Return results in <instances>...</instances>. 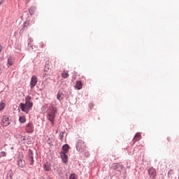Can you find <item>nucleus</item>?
<instances>
[{"label": "nucleus", "mask_w": 179, "mask_h": 179, "mask_svg": "<svg viewBox=\"0 0 179 179\" xmlns=\"http://www.w3.org/2000/svg\"><path fill=\"white\" fill-rule=\"evenodd\" d=\"M5 103L3 102H1L0 103V111H2V110H3V108H5Z\"/></svg>", "instance_id": "nucleus-22"}, {"label": "nucleus", "mask_w": 179, "mask_h": 179, "mask_svg": "<svg viewBox=\"0 0 179 179\" xmlns=\"http://www.w3.org/2000/svg\"><path fill=\"white\" fill-rule=\"evenodd\" d=\"M30 2V0H26V3H29Z\"/></svg>", "instance_id": "nucleus-26"}, {"label": "nucleus", "mask_w": 179, "mask_h": 179, "mask_svg": "<svg viewBox=\"0 0 179 179\" xmlns=\"http://www.w3.org/2000/svg\"><path fill=\"white\" fill-rule=\"evenodd\" d=\"M28 160H29V164L31 166H33V164H34V157H33V151L31 150H29Z\"/></svg>", "instance_id": "nucleus-4"}, {"label": "nucleus", "mask_w": 179, "mask_h": 179, "mask_svg": "<svg viewBox=\"0 0 179 179\" xmlns=\"http://www.w3.org/2000/svg\"><path fill=\"white\" fill-rule=\"evenodd\" d=\"M18 166H20V167H24V161H23V160H22V159H20L19 161H18Z\"/></svg>", "instance_id": "nucleus-19"}, {"label": "nucleus", "mask_w": 179, "mask_h": 179, "mask_svg": "<svg viewBox=\"0 0 179 179\" xmlns=\"http://www.w3.org/2000/svg\"><path fill=\"white\" fill-rule=\"evenodd\" d=\"M62 78L64 79H66V78H69V73L66 71H64L62 73Z\"/></svg>", "instance_id": "nucleus-16"}, {"label": "nucleus", "mask_w": 179, "mask_h": 179, "mask_svg": "<svg viewBox=\"0 0 179 179\" xmlns=\"http://www.w3.org/2000/svg\"><path fill=\"white\" fill-rule=\"evenodd\" d=\"M8 64L10 66H12L13 65V58L12 57H8Z\"/></svg>", "instance_id": "nucleus-18"}, {"label": "nucleus", "mask_w": 179, "mask_h": 179, "mask_svg": "<svg viewBox=\"0 0 179 179\" xmlns=\"http://www.w3.org/2000/svg\"><path fill=\"white\" fill-rule=\"evenodd\" d=\"M34 24V21H27L24 22L23 29H27V27H29V26H30L31 24Z\"/></svg>", "instance_id": "nucleus-15"}, {"label": "nucleus", "mask_w": 179, "mask_h": 179, "mask_svg": "<svg viewBox=\"0 0 179 179\" xmlns=\"http://www.w3.org/2000/svg\"><path fill=\"white\" fill-rule=\"evenodd\" d=\"M0 157H1V155H0Z\"/></svg>", "instance_id": "nucleus-30"}, {"label": "nucleus", "mask_w": 179, "mask_h": 179, "mask_svg": "<svg viewBox=\"0 0 179 179\" xmlns=\"http://www.w3.org/2000/svg\"><path fill=\"white\" fill-rule=\"evenodd\" d=\"M111 169L113 170H116L117 171H121V170L124 169V166L121 164L114 163L112 164Z\"/></svg>", "instance_id": "nucleus-3"}, {"label": "nucleus", "mask_w": 179, "mask_h": 179, "mask_svg": "<svg viewBox=\"0 0 179 179\" xmlns=\"http://www.w3.org/2000/svg\"><path fill=\"white\" fill-rule=\"evenodd\" d=\"M55 114H57V108L54 107V106L51 105L48 109V119L49 121H50V122H52V125H54Z\"/></svg>", "instance_id": "nucleus-2"}, {"label": "nucleus", "mask_w": 179, "mask_h": 179, "mask_svg": "<svg viewBox=\"0 0 179 179\" xmlns=\"http://www.w3.org/2000/svg\"><path fill=\"white\" fill-rule=\"evenodd\" d=\"M20 107L24 113H29V110H31V107H33V101H31V97L30 96H27L25 98V103H21L20 104Z\"/></svg>", "instance_id": "nucleus-1"}, {"label": "nucleus", "mask_w": 179, "mask_h": 179, "mask_svg": "<svg viewBox=\"0 0 179 179\" xmlns=\"http://www.w3.org/2000/svg\"><path fill=\"white\" fill-rule=\"evenodd\" d=\"M1 51H2V48H0V52H1Z\"/></svg>", "instance_id": "nucleus-28"}, {"label": "nucleus", "mask_w": 179, "mask_h": 179, "mask_svg": "<svg viewBox=\"0 0 179 179\" xmlns=\"http://www.w3.org/2000/svg\"><path fill=\"white\" fill-rule=\"evenodd\" d=\"M69 179H78V178L76 177V174L73 173L70 176Z\"/></svg>", "instance_id": "nucleus-23"}, {"label": "nucleus", "mask_w": 179, "mask_h": 179, "mask_svg": "<svg viewBox=\"0 0 179 179\" xmlns=\"http://www.w3.org/2000/svg\"><path fill=\"white\" fill-rule=\"evenodd\" d=\"M142 135L141 134V133H137L134 138V142H138V141H140Z\"/></svg>", "instance_id": "nucleus-14"}, {"label": "nucleus", "mask_w": 179, "mask_h": 179, "mask_svg": "<svg viewBox=\"0 0 179 179\" xmlns=\"http://www.w3.org/2000/svg\"><path fill=\"white\" fill-rule=\"evenodd\" d=\"M31 43H33V39L31 38H29L28 39V45L29 47H31L32 50H33V45H31Z\"/></svg>", "instance_id": "nucleus-21"}, {"label": "nucleus", "mask_w": 179, "mask_h": 179, "mask_svg": "<svg viewBox=\"0 0 179 179\" xmlns=\"http://www.w3.org/2000/svg\"><path fill=\"white\" fill-rule=\"evenodd\" d=\"M19 121H20V122L23 124V122H24L26 121V117L24 116H21V117H20Z\"/></svg>", "instance_id": "nucleus-20"}, {"label": "nucleus", "mask_w": 179, "mask_h": 179, "mask_svg": "<svg viewBox=\"0 0 179 179\" xmlns=\"http://www.w3.org/2000/svg\"><path fill=\"white\" fill-rule=\"evenodd\" d=\"M43 167H45V164H43Z\"/></svg>", "instance_id": "nucleus-29"}, {"label": "nucleus", "mask_w": 179, "mask_h": 179, "mask_svg": "<svg viewBox=\"0 0 179 179\" xmlns=\"http://www.w3.org/2000/svg\"><path fill=\"white\" fill-rule=\"evenodd\" d=\"M61 159L64 163H68V156L65 152H60Z\"/></svg>", "instance_id": "nucleus-10"}, {"label": "nucleus", "mask_w": 179, "mask_h": 179, "mask_svg": "<svg viewBox=\"0 0 179 179\" xmlns=\"http://www.w3.org/2000/svg\"><path fill=\"white\" fill-rule=\"evenodd\" d=\"M148 174L150 178H155L157 176L156 169L155 168L151 167L148 169Z\"/></svg>", "instance_id": "nucleus-7"}, {"label": "nucleus", "mask_w": 179, "mask_h": 179, "mask_svg": "<svg viewBox=\"0 0 179 179\" xmlns=\"http://www.w3.org/2000/svg\"><path fill=\"white\" fill-rule=\"evenodd\" d=\"M77 149H81V150H85L86 149V144L82 140H78Z\"/></svg>", "instance_id": "nucleus-8"}, {"label": "nucleus", "mask_w": 179, "mask_h": 179, "mask_svg": "<svg viewBox=\"0 0 179 179\" xmlns=\"http://www.w3.org/2000/svg\"><path fill=\"white\" fill-rule=\"evenodd\" d=\"M57 99V100H59V101H61L62 100H64V94L61 92H58Z\"/></svg>", "instance_id": "nucleus-17"}, {"label": "nucleus", "mask_w": 179, "mask_h": 179, "mask_svg": "<svg viewBox=\"0 0 179 179\" xmlns=\"http://www.w3.org/2000/svg\"><path fill=\"white\" fill-rule=\"evenodd\" d=\"M37 8H36V6H32L30 7V8L29 9V13L30 14V16H33V15H34V13H36V10Z\"/></svg>", "instance_id": "nucleus-12"}, {"label": "nucleus", "mask_w": 179, "mask_h": 179, "mask_svg": "<svg viewBox=\"0 0 179 179\" xmlns=\"http://www.w3.org/2000/svg\"><path fill=\"white\" fill-rule=\"evenodd\" d=\"M1 73H2V71H1V69H0V75H1Z\"/></svg>", "instance_id": "nucleus-27"}, {"label": "nucleus", "mask_w": 179, "mask_h": 179, "mask_svg": "<svg viewBox=\"0 0 179 179\" xmlns=\"http://www.w3.org/2000/svg\"><path fill=\"white\" fill-rule=\"evenodd\" d=\"M37 76H33L31 78V81H30V87L31 89H33L34 87V86H36L37 85Z\"/></svg>", "instance_id": "nucleus-6"}, {"label": "nucleus", "mask_w": 179, "mask_h": 179, "mask_svg": "<svg viewBox=\"0 0 179 179\" xmlns=\"http://www.w3.org/2000/svg\"><path fill=\"white\" fill-rule=\"evenodd\" d=\"M83 87V83H82V81L78 80L76 83L75 88L77 89V90H80Z\"/></svg>", "instance_id": "nucleus-11"}, {"label": "nucleus", "mask_w": 179, "mask_h": 179, "mask_svg": "<svg viewBox=\"0 0 179 179\" xmlns=\"http://www.w3.org/2000/svg\"><path fill=\"white\" fill-rule=\"evenodd\" d=\"M69 145L65 144L62 146V150L63 152H61V153H68L69 152Z\"/></svg>", "instance_id": "nucleus-13"}, {"label": "nucleus", "mask_w": 179, "mask_h": 179, "mask_svg": "<svg viewBox=\"0 0 179 179\" xmlns=\"http://www.w3.org/2000/svg\"><path fill=\"white\" fill-rule=\"evenodd\" d=\"M3 3V0L0 1V6Z\"/></svg>", "instance_id": "nucleus-25"}, {"label": "nucleus", "mask_w": 179, "mask_h": 179, "mask_svg": "<svg viewBox=\"0 0 179 179\" xmlns=\"http://www.w3.org/2000/svg\"><path fill=\"white\" fill-rule=\"evenodd\" d=\"M0 155H1V157H2V156H3V157H5V156H6V152H0Z\"/></svg>", "instance_id": "nucleus-24"}, {"label": "nucleus", "mask_w": 179, "mask_h": 179, "mask_svg": "<svg viewBox=\"0 0 179 179\" xmlns=\"http://www.w3.org/2000/svg\"><path fill=\"white\" fill-rule=\"evenodd\" d=\"M3 127H8L9 124H10V121L9 120V117H4L2 120L1 122Z\"/></svg>", "instance_id": "nucleus-9"}, {"label": "nucleus", "mask_w": 179, "mask_h": 179, "mask_svg": "<svg viewBox=\"0 0 179 179\" xmlns=\"http://www.w3.org/2000/svg\"><path fill=\"white\" fill-rule=\"evenodd\" d=\"M25 131L29 134H31V132L34 131V126L33 125V123H28L25 127Z\"/></svg>", "instance_id": "nucleus-5"}]
</instances>
